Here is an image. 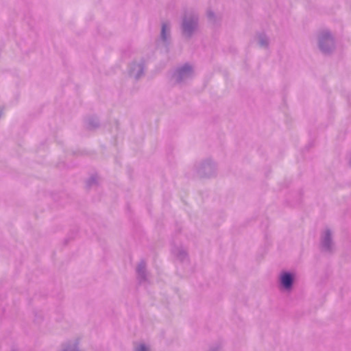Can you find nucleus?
Masks as SVG:
<instances>
[{
  "instance_id": "1",
  "label": "nucleus",
  "mask_w": 351,
  "mask_h": 351,
  "mask_svg": "<svg viewBox=\"0 0 351 351\" xmlns=\"http://www.w3.org/2000/svg\"><path fill=\"white\" fill-rule=\"evenodd\" d=\"M282 285L286 288L289 289L291 286L293 278L291 274L288 273L282 274L280 277Z\"/></svg>"
},
{
  "instance_id": "2",
  "label": "nucleus",
  "mask_w": 351,
  "mask_h": 351,
  "mask_svg": "<svg viewBox=\"0 0 351 351\" xmlns=\"http://www.w3.org/2000/svg\"><path fill=\"white\" fill-rule=\"evenodd\" d=\"M138 351H147V348L143 345H142L138 349Z\"/></svg>"
},
{
  "instance_id": "3",
  "label": "nucleus",
  "mask_w": 351,
  "mask_h": 351,
  "mask_svg": "<svg viewBox=\"0 0 351 351\" xmlns=\"http://www.w3.org/2000/svg\"><path fill=\"white\" fill-rule=\"evenodd\" d=\"M165 28H166V26L165 25H163L162 28V36L164 38H165Z\"/></svg>"
},
{
  "instance_id": "4",
  "label": "nucleus",
  "mask_w": 351,
  "mask_h": 351,
  "mask_svg": "<svg viewBox=\"0 0 351 351\" xmlns=\"http://www.w3.org/2000/svg\"><path fill=\"white\" fill-rule=\"evenodd\" d=\"M185 70H190V67L189 66H184L182 69V72H184Z\"/></svg>"
}]
</instances>
